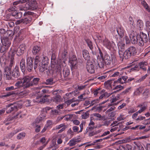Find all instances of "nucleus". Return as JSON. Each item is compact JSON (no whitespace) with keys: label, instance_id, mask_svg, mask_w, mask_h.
I'll return each instance as SVG.
<instances>
[{"label":"nucleus","instance_id":"obj_1","mask_svg":"<svg viewBox=\"0 0 150 150\" xmlns=\"http://www.w3.org/2000/svg\"><path fill=\"white\" fill-rule=\"evenodd\" d=\"M98 51L97 60L94 61V63H95V65L96 67H98V66L100 68L103 67L104 62L107 65L110 64L111 62V61L110 56L106 54L104 56L103 58L101 50L99 47H98Z\"/></svg>","mask_w":150,"mask_h":150},{"label":"nucleus","instance_id":"obj_2","mask_svg":"<svg viewBox=\"0 0 150 150\" xmlns=\"http://www.w3.org/2000/svg\"><path fill=\"white\" fill-rule=\"evenodd\" d=\"M28 1L25 5V7H20V10L26 11L28 9H35L37 7V3L35 0H26V2Z\"/></svg>","mask_w":150,"mask_h":150},{"label":"nucleus","instance_id":"obj_3","mask_svg":"<svg viewBox=\"0 0 150 150\" xmlns=\"http://www.w3.org/2000/svg\"><path fill=\"white\" fill-rule=\"evenodd\" d=\"M137 53L136 48L133 46H131L128 48L125 51L124 54L123 59H127L129 58L132 56L135 55Z\"/></svg>","mask_w":150,"mask_h":150},{"label":"nucleus","instance_id":"obj_4","mask_svg":"<svg viewBox=\"0 0 150 150\" xmlns=\"http://www.w3.org/2000/svg\"><path fill=\"white\" fill-rule=\"evenodd\" d=\"M23 79V80L22 81H17L14 85L15 88L16 89H20L22 88L24 89L28 88V86H27V81L28 80L27 78H26V76L24 77Z\"/></svg>","mask_w":150,"mask_h":150},{"label":"nucleus","instance_id":"obj_5","mask_svg":"<svg viewBox=\"0 0 150 150\" xmlns=\"http://www.w3.org/2000/svg\"><path fill=\"white\" fill-rule=\"evenodd\" d=\"M119 49V60L121 62L123 60V56L125 52H123L125 47V43L122 42H119L117 44Z\"/></svg>","mask_w":150,"mask_h":150},{"label":"nucleus","instance_id":"obj_6","mask_svg":"<svg viewBox=\"0 0 150 150\" xmlns=\"http://www.w3.org/2000/svg\"><path fill=\"white\" fill-rule=\"evenodd\" d=\"M26 78H27L28 79V80L27 81L28 84H26V85L27 86H28V88L33 85H37L40 80V78H34L33 79L32 81H30V80L33 78V76H26Z\"/></svg>","mask_w":150,"mask_h":150},{"label":"nucleus","instance_id":"obj_7","mask_svg":"<svg viewBox=\"0 0 150 150\" xmlns=\"http://www.w3.org/2000/svg\"><path fill=\"white\" fill-rule=\"evenodd\" d=\"M93 117H91L90 122L86 130V133H88L89 136H92L94 135V122Z\"/></svg>","mask_w":150,"mask_h":150},{"label":"nucleus","instance_id":"obj_8","mask_svg":"<svg viewBox=\"0 0 150 150\" xmlns=\"http://www.w3.org/2000/svg\"><path fill=\"white\" fill-rule=\"evenodd\" d=\"M139 35V45L140 46H142L144 45V43L147 42L148 41V38L147 35L142 32H140V35Z\"/></svg>","mask_w":150,"mask_h":150},{"label":"nucleus","instance_id":"obj_9","mask_svg":"<svg viewBox=\"0 0 150 150\" xmlns=\"http://www.w3.org/2000/svg\"><path fill=\"white\" fill-rule=\"evenodd\" d=\"M69 62L71 69H76L77 67V60L76 56L73 55L69 59Z\"/></svg>","mask_w":150,"mask_h":150},{"label":"nucleus","instance_id":"obj_10","mask_svg":"<svg viewBox=\"0 0 150 150\" xmlns=\"http://www.w3.org/2000/svg\"><path fill=\"white\" fill-rule=\"evenodd\" d=\"M26 47V46L25 44H22L20 45L17 50H13V52L16 53L17 55L20 56L24 53ZM13 52L14 53V52Z\"/></svg>","mask_w":150,"mask_h":150},{"label":"nucleus","instance_id":"obj_11","mask_svg":"<svg viewBox=\"0 0 150 150\" xmlns=\"http://www.w3.org/2000/svg\"><path fill=\"white\" fill-rule=\"evenodd\" d=\"M103 43L104 46L110 50H111L112 48L115 45V43L113 42H111L106 38L103 40Z\"/></svg>","mask_w":150,"mask_h":150},{"label":"nucleus","instance_id":"obj_12","mask_svg":"<svg viewBox=\"0 0 150 150\" xmlns=\"http://www.w3.org/2000/svg\"><path fill=\"white\" fill-rule=\"evenodd\" d=\"M33 60L31 57H28L27 59V69L29 72L32 70L33 67Z\"/></svg>","mask_w":150,"mask_h":150},{"label":"nucleus","instance_id":"obj_13","mask_svg":"<svg viewBox=\"0 0 150 150\" xmlns=\"http://www.w3.org/2000/svg\"><path fill=\"white\" fill-rule=\"evenodd\" d=\"M131 42L132 43L135 44L138 43L139 44V35H137V33H130L129 35Z\"/></svg>","mask_w":150,"mask_h":150},{"label":"nucleus","instance_id":"obj_14","mask_svg":"<svg viewBox=\"0 0 150 150\" xmlns=\"http://www.w3.org/2000/svg\"><path fill=\"white\" fill-rule=\"evenodd\" d=\"M18 106L16 104L14 105L12 103L9 104L6 106V112L7 113H10L11 111L17 110Z\"/></svg>","mask_w":150,"mask_h":150},{"label":"nucleus","instance_id":"obj_15","mask_svg":"<svg viewBox=\"0 0 150 150\" xmlns=\"http://www.w3.org/2000/svg\"><path fill=\"white\" fill-rule=\"evenodd\" d=\"M1 42L2 45L8 49L10 47L11 44V40L6 37H4L1 39Z\"/></svg>","mask_w":150,"mask_h":150},{"label":"nucleus","instance_id":"obj_16","mask_svg":"<svg viewBox=\"0 0 150 150\" xmlns=\"http://www.w3.org/2000/svg\"><path fill=\"white\" fill-rule=\"evenodd\" d=\"M46 96V95L44 96H38L35 99L33 100V102H34L44 103L47 101Z\"/></svg>","mask_w":150,"mask_h":150},{"label":"nucleus","instance_id":"obj_17","mask_svg":"<svg viewBox=\"0 0 150 150\" xmlns=\"http://www.w3.org/2000/svg\"><path fill=\"white\" fill-rule=\"evenodd\" d=\"M11 76L14 78H18L20 76L18 67L16 66L11 73Z\"/></svg>","mask_w":150,"mask_h":150},{"label":"nucleus","instance_id":"obj_18","mask_svg":"<svg viewBox=\"0 0 150 150\" xmlns=\"http://www.w3.org/2000/svg\"><path fill=\"white\" fill-rule=\"evenodd\" d=\"M54 69L55 71L58 74L61 75V72L62 71V66L60 62H58L54 66Z\"/></svg>","mask_w":150,"mask_h":150},{"label":"nucleus","instance_id":"obj_19","mask_svg":"<svg viewBox=\"0 0 150 150\" xmlns=\"http://www.w3.org/2000/svg\"><path fill=\"white\" fill-rule=\"evenodd\" d=\"M135 27L134 24H128L127 30L130 34V33H135L136 32L134 31Z\"/></svg>","mask_w":150,"mask_h":150},{"label":"nucleus","instance_id":"obj_20","mask_svg":"<svg viewBox=\"0 0 150 150\" xmlns=\"http://www.w3.org/2000/svg\"><path fill=\"white\" fill-rule=\"evenodd\" d=\"M112 94V93H108L106 92L103 94H102L99 97V99H96L94 100V102L96 103H98L103 98H107L108 97Z\"/></svg>","mask_w":150,"mask_h":150},{"label":"nucleus","instance_id":"obj_21","mask_svg":"<svg viewBox=\"0 0 150 150\" xmlns=\"http://www.w3.org/2000/svg\"><path fill=\"white\" fill-rule=\"evenodd\" d=\"M137 28L140 30H142L144 28V24L143 21L140 19L138 20L136 23Z\"/></svg>","mask_w":150,"mask_h":150},{"label":"nucleus","instance_id":"obj_22","mask_svg":"<svg viewBox=\"0 0 150 150\" xmlns=\"http://www.w3.org/2000/svg\"><path fill=\"white\" fill-rule=\"evenodd\" d=\"M116 31L120 36V38L123 37L124 34V30L122 28L119 27L116 29Z\"/></svg>","mask_w":150,"mask_h":150},{"label":"nucleus","instance_id":"obj_23","mask_svg":"<svg viewBox=\"0 0 150 150\" xmlns=\"http://www.w3.org/2000/svg\"><path fill=\"white\" fill-rule=\"evenodd\" d=\"M63 74L64 77H67L70 74L69 69L67 67L65 66L64 67L63 70Z\"/></svg>","mask_w":150,"mask_h":150},{"label":"nucleus","instance_id":"obj_24","mask_svg":"<svg viewBox=\"0 0 150 150\" xmlns=\"http://www.w3.org/2000/svg\"><path fill=\"white\" fill-rule=\"evenodd\" d=\"M86 68L89 73L91 74L94 73V65L93 64H87Z\"/></svg>","mask_w":150,"mask_h":150},{"label":"nucleus","instance_id":"obj_25","mask_svg":"<svg viewBox=\"0 0 150 150\" xmlns=\"http://www.w3.org/2000/svg\"><path fill=\"white\" fill-rule=\"evenodd\" d=\"M61 96L59 95H57L56 96L53 97L51 100L56 103L60 102L61 100Z\"/></svg>","mask_w":150,"mask_h":150},{"label":"nucleus","instance_id":"obj_26","mask_svg":"<svg viewBox=\"0 0 150 150\" xmlns=\"http://www.w3.org/2000/svg\"><path fill=\"white\" fill-rule=\"evenodd\" d=\"M20 66L22 71H24L25 69V59L23 58L21 59L20 63Z\"/></svg>","mask_w":150,"mask_h":150},{"label":"nucleus","instance_id":"obj_27","mask_svg":"<svg viewBox=\"0 0 150 150\" xmlns=\"http://www.w3.org/2000/svg\"><path fill=\"white\" fill-rule=\"evenodd\" d=\"M14 52L12 53V54L11 55V56L10 57L8 56V57H9V66L11 67H12L13 66V64H14V54H13Z\"/></svg>","mask_w":150,"mask_h":150},{"label":"nucleus","instance_id":"obj_28","mask_svg":"<svg viewBox=\"0 0 150 150\" xmlns=\"http://www.w3.org/2000/svg\"><path fill=\"white\" fill-rule=\"evenodd\" d=\"M103 120V117L98 113H94V120L102 121Z\"/></svg>","mask_w":150,"mask_h":150},{"label":"nucleus","instance_id":"obj_29","mask_svg":"<svg viewBox=\"0 0 150 150\" xmlns=\"http://www.w3.org/2000/svg\"><path fill=\"white\" fill-rule=\"evenodd\" d=\"M23 19V24L26 25L30 24L32 21V18L31 17L25 18Z\"/></svg>","mask_w":150,"mask_h":150},{"label":"nucleus","instance_id":"obj_30","mask_svg":"<svg viewBox=\"0 0 150 150\" xmlns=\"http://www.w3.org/2000/svg\"><path fill=\"white\" fill-rule=\"evenodd\" d=\"M40 57L38 56H36L35 59V62L34 64V68L35 69L39 65Z\"/></svg>","mask_w":150,"mask_h":150},{"label":"nucleus","instance_id":"obj_31","mask_svg":"<svg viewBox=\"0 0 150 150\" xmlns=\"http://www.w3.org/2000/svg\"><path fill=\"white\" fill-rule=\"evenodd\" d=\"M40 50V47L38 46H35L32 49V53L33 54H36L38 53Z\"/></svg>","mask_w":150,"mask_h":150},{"label":"nucleus","instance_id":"obj_32","mask_svg":"<svg viewBox=\"0 0 150 150\" xmlns=\"http://www.w3.org/2000/svg\"><path fill=\"white\" fill-rule=\"evenodd\" d=\"M141 3L145 9L150 13V7L148 6L146 2L142 1Z\"/></svg>","mask_w":150,"mask_h":150},{"label":"nucleus","instance_id":"obj_33","mask_svg":"<svg viewBox=\"0 0 150 150\" xmlns=\"http://www.w3.org/2000/svg\"><path fill=\"white\" fill-rule=\"evenodd\" d=\"M38 120H39V118L37 119L36 120V122L35 123H33V124L34 126H35L36 127V128L35 129V131L37 132H39L40 131V125H37L36 124V123H38L39 122L38 121Z\"/></svg>","mask_w":150,"mask_h":150},{"label":"nucleus","instance_id":"obj_34","mask_svg":"<svg viewBox=\"0 0 150 150\" xmlns=\"http://www.w3.org/2000/svg\"><path fill=\"white\" fill-rule=\"evenodd\" d=\"M89 53L88 51L86 50L83 51V55L84 58L86 60H88L89 58Z\"/></svg>","mask_w":150,"mask_h":150},{"label":"nucleus","instance_id":"obj_35","mask_svg":"<svg viewBox=\"0 0 150 150\" xmlns=\"http://www.w3.org/2000/svg\"><path fill=\"white\" fill-rule=\"evenodd\" d=\"M143 88L142 87H139L138 88L136 89L134 92V94L135 95H139L140 93H141L143 91Z\"/></svg>","mask_w":150,"mask_h":150},{"label":"nucleus","instance_id":"obj_36","mask_svg":"<svg viewBox=\"0 0 150 150\" xmlns=\"http://www.w3.org/2000/svg\"><path fill=\"white\" fill-rule=\"evenodd\" d=\"M29 92V90H25L20 92L18 94L19 96L22 97L27 95Z\"/></svg>","mask_w":150,"mask_h":150},{"label":"nucleus","instance_id":"obj_37","mask_svg":"<svg viewBox=\"0 0 150 150\" xmlns=\"http://www.w3.org/2000/svg\"><path fill=\"white\" fill-rule=\"evenodd\" d=\"M47 69V65L42 64L40 67V71L41 72H44L45 70Z\"/></svg>","mask_w":150,"mask_h":150},{"label":"nucleus","instance_id":"obj_38","mask_svg":"<svg viewBox=\"0 0 150 150\" xmlns=\"http://www.w3.org/2000/svg\"><path fill=\"white\" fill-rule=\"evenodd\" d=\"M77 142V139H72L70 140L68 144L70 146H72L75 145L76 144V142Z\"/></svg>","mask_w":150,"mask_h":150},{"label":"nucleus","instance_id":"obj_39","mask_svg":"<svg viewBox=\"0 0 150 150\" xmlns=\"http://www.w3.org/2000/svg\"><path fill=\"white\" fill-rule=\"evenodd\" d=\"M12 67L9 66H5L4 68V74L6 73H9Z\"/></svg>","mask_w":150,"mask_h":150},{"label":"nucleus","instance_id":"obj_40","mask_svg":"<svg viewBox=\"0 0 150 150\" xmlns=\"http://www.w3.org/2000/svg\"><path fill=\"white\" fill-rule=\"evenodd\" d=\"M25 134L24 132L20 133L17 135V139H23L25 137Z\"/></svg>","mask_w":150,"mask_h":150},{"label":"nucleus","instance_id":"obj_41","mask_svg":"<svg viewBox=\"0 0 150 150\" xmlns=\"http://www.w3.org/2000/svg\"><path fill=\"white\" fill-rule=\"evenodd\" d=\"M103 108L102 106L100 105L94 106V111L100 112L102 111Z\"/></svg>","mask_w":150,"mask_h":150},{"label":"nucleus","instance_id":"obj_42","mask_svg":"<svg viewBox=\"0 0 150 150\" xmlns=\"http://www.w3.org/2000/svg\"><path fill=\"white\" fill-rule=\"evenodd\" d=\"M86 42L88 46L89 47L90 49L92 50V53H93V46L90 40H88Z\"/></svg>","mask_w":150,"mask_h":150},{"label":"nucleus","instance_id":"obj_43","mask_svg":"<svg viewBox=\"0 0 150 150\" xmlns=\"http://www.w3.org/2000/svg\"><path fill=\"white\" fill-rule=\"evenodd\" d=\"M8 49L3 45L2 46L1 44L0 43V52L1 53H3L6 51Z\"/></svg>","mask_w":150,"mask_h":150},{"label":"nucleus","instance_id":"obj_44","mask_svg":"<svg viewBox=\"0 0 150 150\" xmlns=\"http://www.w3.org/2000/svg\"><path fill=\"white\" fill-rule=\"evenodd\" d=\"M48 59L47 57H45L42 60V64L47 65Z\"/></svg>","mask_w":150,"mask_h":150},{"label":"nucleus","instance_id":"obj_45","mask_svg":"<svg viewBox=\"0 0 150 150\" xmlns=\"http://www.w3.org/2000/svg\"><path fill=\"white\" fill-rule=\"evenodd\" d=\"M26 2V0H20L15 1L13 3V5H16L20 4L25 3Z\"/></svg>","mask_w":150,"mask_h":150},{"label":"nucleus","instance_id":"obj_46","mask_svg":"<svg viewBox=\"0 0 150 150\" xmlns=\"http://www.w3.org/2000/svg\"><path fill=\"white\" fill-rule=\"evenodd\" d=\"M4 74L5 75L6 79L10 80L12 79V77L11 75V72H10L9 73H6V74Z\"/></svg>","mask_w":150,"mask_h":150},{"label":"nucleus","instance_id":"obj_47","mask_svg":"<svg viewBox=\"0 0 150 150\" xmlns=\"http://www.w3.org/2000/svg\"><path fill=\"white\" fill-rule=\"evenodd\" d=\"M125 118V116L122 115V114H120L119 116L117 118V120L118 121H120L122 120H124Z\"/></svg>","mask_w":150,"mask_h":150},{"label":"nucleus","instance_id":"obj_48","mask_svg":"<svg viewBox=\"0 0 150 150\" xmlns=\"http://www.w3.org/2000/svg\"><path fill=\"white\" fill-rule=\"evenodd\" d=\"M73 115L70 114L64 116L65 119L66 120L68 121L70 120L73 117Z\"/></svg>","mask_w":150,"mask_h":150},{"label":"nucleus","instance_id":"obj_49","mask_svg":"<svg viewBox=\"0 0 150 150\" xmlns=\"http://www.w3.org/2000/svg\"><path fill=\"white\" fill-rule=\"evenodd\" d=\"M89 113L88 112H86L81 115V117L83 119H86L88 117Z\"/></svg>","mask_w":150,"mask_h":150},{"label":"nucleus","instance_id":"obj_50","mask_svg":"<svg viewBox=\"0 0 150 150\" xmlns=\"http://www.w3.org/2000/svg\"><path fill=\"white\" fill-rule=\"evenodd\" d=\"M53 79L52 78H50L47 79L45 82L46 84L47 85L52 84L53 83Z\"/></svg>","mask_w":150,"mask_h":150},{"label":"nucleus","instance_id":"obj_51","mask_svg":"<svg viewBox=\"0 0 150 150\" xmlns=\"http://www.w3.org/2000/svg\"><path fill=\"white\" fill-rule=\"evenodd\" d=\"M15 94V93L13 91H11L7 93L4 95L3 97H7Z\"/></svg>","mask_w":150,"mask_h":150},{"label":"nucleus","instance_id":"obj_52","mask_svg":"<svg viewBox=\"0 0 150 150\" xmlns=\"http://www.w3.org/2000/svg\"><path fill=\"white\" fill-rule=\"evenodd\" d=\"M100 76H94V81H96L94 82V84H97L99 83L100 82L98 81H99Z\"/></svg>","mask_w":150,"mask_h":150},{"label":"nucleus","instance_id":"obj_53","mask_svg":"<svg viewBox=\"0 0 150 150\" xmlns=\"http://www.w3.org/2000/svg\"><path fill=\"white\" fill-rule=\"evenodd\" d=\"M115 82L122 84L125 83V81L122 79V77L118 79L117 81H115Z\"/></svg>","mask_w":150,"mask_h":150},{"label":"nucleus","instance_id":"obj_54","mask_svg":"<svg viewBox=\"0 0 150 150\" xmlns=\"http://www.w3.org/2000/svg\"><path fill=\"white\" fill-rule=\"evenodd\" d=\"M64 127H65V125L63 123L59 125L56 126L55 128L56 129H59L60 128Z\"/></svg>","mask_w":150,"mask_h":150},{"label":"nucleus","instance_id":"obj_55","mask_svg":"<svg viewBox=\"0 0 150 150\" xmlns=\"http://www.w3.org/2000/svg\"><path fill=\"white\" fill-rule=\"evenodd\" d=\"M129 24H134V21L132 17L131 16H129L128 18Z\"/></svg>","mask_w":150,"mask_h":150},{"label":"nucleus","instance_id":"obj_56","mask_svg":"<svg viewBox=\"0 0 150 150\" xmlns=\"http://www.w3.org/2000/svg\"><path fill=\"white\" fill-rule=\"evenodd\" d=\"M13 34V31L11 30H8L6 33V34L7 36H11Z\"/></svg>","mask_w":150,"mask_h":150},{"label":"nucleus","instance_id":"obj_57","mask_svg":"<svg viewBox=\"0 0 150 150\" xmlns=\"http://www.w3.org/2000/svg\"><path fill=\"white\" fill-rule=\"evenodd\" d=\"M22 13L21 12H18L16 14L15 18L16 19H19L22 17Z\"/></svg>","mask_w":150,"mask_h":150},{"label":"nucleus","instance_id":"obj_58","mask_svg":"<svg viewBox=\"0 0 150 150\" xmlns=\"http://www.w3.org/2000/svg\"><path fill=\"white\" fill-rule=\"evenodd\" d=\"M58 113V112L57 110H54L51 111V115H56Z\"/></svg>","mask_w":150,"mask_h":150},{"label":"nucleus","instance_id":"obj_59","mask_svg":"<svg viewBox=\"0 0 150 150\" xmlns=\"http://www.w3.org/2000/svg\"><path fill=\"white\" fill-rule=\"evenodd\" d=\"M15 87L14 86H11L10 87H7L6 88V90L7 91H10L13 90H16Z\"/></svg>","mask_w":150,"mask_h":150},{"label":"nucleus","instance_id":"obj_60","mask_svg":"<svg viewBox=\"0 0 150 150\" xmlns=\"http://www.w3.org/2000/svg\"><path fill=\"white\" fill-rule=\"evenodd\" d=\"M6 25L7 26H8L10 27H12L14 25V22H13L10 21L9 22H8L6 23Z\"/></svg>","mask_w":150,"mask_h":150},{"label":"nucleus","instance_id":"obj_61","mask_svg":"<svg viewBox=\"0 0 150 150\" xmlns=\"http://www.w3.org/2000/svg\"><path fill=\"white\" fill-rule=\"evenodd\" d=\"M87 85H81L79 86H78V89L79 91H80L82 90H83L85 89L86 86Z\"/></svg>","mask_w":150,"mask_h":150},{"label":"nucleus","instance_id":"obj_62","mask_svg":"<svg viewBox=\"0 0 150 150\" xmlns=\"http://www.w3.org/2000/svg\"><path fill=\"white\" fill-rule=\"evenodd\" d=\"M129 90L130 88H128L126 89L121 93L122 95H124L125 94H127L129 93Z\"/></svg>","mask_w":150,"mask_h":150},{"label":"nucleus","instance_id":"obj_63","mask_svg":"<svg viewBox=\"0 0 150 150\" xmlns=\"http://www.w3.org/2000/svg\"><path fill=\"white\" fill-rule=\"evenodd\" d=\"M117 99L116 97H115L112 98L111 100V103L110 104H109V105H108V106H110L112 105L113 104L112 103L114 102H116L117 101Z\"/></svg>","mask_w":150,"mask_h":150},{"label":"nucleus","instance_id":"obj_64","mask_svg":"<svg viewBox=\"0 0 150 150\" xmlns=\"http://www.w3.org/2000/svg\"><path fill=\"white\" fill-rule=\"evenodd\" d=\"M146 109V107L145 106H144L142 107L141 108V109L140 110H138V111H137V112L138 113H140L142 112L144 110Z\"/></svg>","mask_w":150,"mask_h":150}]
</instances>
